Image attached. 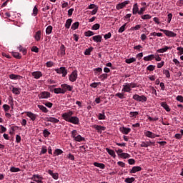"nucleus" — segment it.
Here are the masks:
<instances>
[{
    "mask_svg": "<svg viewBox=\"0 0 183 183\" xmlns=\"http://www.w3.org/2000/svg\"><path fill=\"white\" fill-rule=\"evenodd\" d=\"M45 107H47V108H51V107L54 106V104L49 102H46L43 103Z\"/></svg>",
    "mask_w": 183,
    "mask_h": 183,
    "instance_id": "nucleus-62",
    "label": "nucleus"
},
{
    "mask_svg": "<svg viewBox=\"0 0 183 183\" xmlns=\"http://www.w3.org/2000/svg\"><path fill=\"white\" fill-rule=\"evenodd\" d=\"M78 135V132L76 130L71 131V138H74V139H75V138H76Z\"/></svg>",
    "mask_w": 183,
    "mask_h": 183,
    "instance_id": "nucleus-54",
    "label": "nucleus"
},
{
    "mask_svg": "<svg viewBox=\"0 0 183 183\" xmlns=\"http://www.w3.org/2000/svg\"><path fill=\"white\" fill-rule=\"evenodd\" d=\"M41 35H42V32L41 31V30L37 31L34 36L36 41H41Z\"/></svg>",
    "mask_w": 183,
    "mask_h": 183,
    "instance_id": "nucleus-24",
    "label": "nucleus"
},
{
    "mask_svg": "<svg viewBox=\"0 0 183 183\" xmlns=\"http://www.w3.org/2000/svg\"><path fill=\"white\" fill-rule=\"evenodd\" d=\"M137 61V59L132 57L130 59H127L125 60L126 64H132V62H135Z\"/></svg>",
    "mask_w": 183,
    "mask_h": 183,
    "instance_id": "nucleus-46",
    "label": "nucleus"
},
{
    "mask_svg": "<svg viewBox=\"0 0 183 183\" xmlns=\"http://www.w3.org/2000/svg\"><path fill=\"white\" fill-rule=\"evenodd\" d=\"M18 49H19V51L20 52H22V54H23L24 55H26V49H24V47L20 45V46L18 47Z\"/></svg>",
    "mask_w": 183,
    "mask_h": 183,
    "instance_id": "nucleus-47",
    "label": "nucleus"
},
{
    "mask_svg": "<svg viewBox=\"0 0 183 183\" xmlns=\"http://www.w3.org/2000/svg\"><path fill=\"white\" fill-rule=\"evenodd\" d=\"M93 165H94V167H97V168H100L101 169H105V164L103 163L94 162Z\"/></svg>",
    "mask_w": 183,
    "mask_h": 183,
    "instance_id": "nucleus-27",
    "label": "nucleus"
},
{
    "mask_svg": "<svg viewBox=\"0 0 183 183\" xmlns=\"http://www.w3.org/2000/svg\"><path fill=\"white\" fill-rule=\"evenodd\" d=\"M33 16H36L38 15V7L35 6L33 9V13H32Z\"/></svg>",
    "mask_w": 183,
    "mask_h": 183,
    "instance_id": "nucleus-57",
    "label": "nucleus"
},
{
    "mask_svg": "<svg viewBox=\"0 0 183 183\" xmlns=\"http://www.w3.org/2000/svg\"><path fill=\"white\" fill-rule=\"evenodd\" d=\"M92 39L94 42H97V44H100V42H102V36L101 35H96L92 37Z\"/></svg>",
    "mask_w": 183,
    "mask_h": 183,
    "instance_id": "nucleus-17",
    "label": "nucleus"
},
{
    "mask_svg": "<svg viewBox=\"0 0 183 183\" xmlns=\"http://www.w3.org/2000/svg\"><path fill=\"white\" fill-rule=\"evenodd\" d=\"M38 108H39V109L41 111H42V112H44V114H48V109L46 107H45L43 105H38Z\"/></svg>",
    "mask_w": 183,
    "mask_h": 183,
    "instance_id": "nucleus-36",
    "label": "nucleus"
},
{
    "mask_svg": "<svg viewBox=\"0 0 183 183\" xmlns=\"http://www.w3.org/2000/svg\"><path fill=\"white\" fill-rule=\"evenodd\" d=\"M99 78H100L102 81H104V79H107L108 78V74H101Z\"/></svg>",
    "mask_w": 183,
    "mask_h": 183,
    "instance_id": "nucleus-63",
    "label": "nucleus"
},
{
    "mask_svg": "<svg viewBox=\"0 0 183 183\" xmlns=\"http://www.w3.org/2000/svg\"><path fill=\"white\" fill-rule=\"evenodd\" d=\"M71 24H72V19H68L66 21L65 28H66V29H69V28H71Z\"/></svg>",
    "mask_w": 183,
    "mask_h": 183,
    "instance_id": "nucleus-28",
    "label": "nucleus"
},
{
    "mask_svg": "<svg viewBox=\"0 0 183 183\" xmlns=\"http://www.w3.org/2000/svg\"><path fill=\"white\" fill-rule=\"evenodd\" d=\"M168 49H172V47H169L168 46H165L164 48H162L157 50L159 54H164V52H167Z\"/></svg>",
    "mask_w": 183,
    "mask_h": 183,
    "instance_id": "nucleus-21",
    "label": "nucleus"
},
{
    "mask_svg": "<svg viewBox=\"0 0 183 183\" xmlns=\"http://www.w3.org/2000/svg\"><path fill=\"white\" fill-rule=\"evenodd\" d=\"M59 52H60V55H61V56H65V55H66V52H65V51H66V48H65V46L64 45V44H61V46H60V49H59Z\"/></svg>",
    "mask_w": 183,
    "mask_h": 183,
    "instance_id": "nucleus-19",
    "label": "nucleus"
},
{
    "mask_svg": "<svg viewBox=\"0 0 183 183\" xmlns=\"http://www.w3.org/2000/svg\"><path fill=\"white\" fill-rule=\"evenodd\" d=\"M94 72L96 75H101V74H102V68L98 67V68L94 69Z\"/></svg>",
    "mask_w": 183,
    "mask_h": 183,
    "instance_id": "nucleus-32",
    "label": "nucleus"
},
{
    "mask_svg": "<svg viewBox=\"0 0 183 183\" xmlns=\"http://www.w3.org/2000/svg\"><path fill=\"white\" fill-rule=\"evenodd\" d=\"M106 151L109 154V155H111V157H113V158L117 157V154H115V152L114 150L106 148Z\"/></svg>",
    "mask_w": 183,
    "mask_h": 183,
    "instance_id": "nucleus-26",
    "label": "nucleus"
},
{
    "mask_svg": "<svg viewBox=\"0 0 183 183\" xmlns=\"http://www.w3.org/2000/svg\"><path fill=\"white\" fill-rule=\"evenodd\" d=\"M144 135L147 137V138H159V134H155L151 131H147L146 132H144Z\"/></svg>",
    "mask_w": 183,
    "mask_h": 183,
    "instance_id": "nucleus-10",
    "label": "nucleus"
},
{
    "mask_svg": "<svg viewBox=\"0 0 183 183\" xmlns=\"http://www.w3.org/2000/svg\"><path fill=\"white\" fill-rule=\"evenodd\" d=\"M43 135H44V138H48V137H49V135H51V132H49V131H48V129H45L43 131Z\"/></svg>",
    "mask_w": 183,
    "mask_h": 183,
    "instance_id": "nucleus-48",
    "label": "nucleus"
},
{
    "mask_svg": "<svg viewBox=\"0 0 183 183\" xmlns=\"http://www.w3.org/2000/svg\"><path fill=\"white\" fill-rule=\"evenodd\" d=\"M131 91L132 89L128 83H126L124 85H123L122 92H131Z\"/></svg>",
    "mask_w": 183,
    "mask_h": 183,
    "instance_id": "nucleus-16",
    "label": "nucleus"
},
{
    "mask_svg": "<svg viewBox=\"0 0 183 183\" xmlns=\"http://www.w3.org/2000/svg\"><path fill=\"white\" fill-rule=\"evenodd\" d=\"M155 68H156V66H154V65H149V66L147 67V71H154V70H155Z\"/></svg>",
    "mask_w": 183,
    "mask_h": 183,
    "instance_id": "nucleus-60",
    "label": "nucleus"
},
{
    "mask_svg": "<svg viewBox=\"0 0 183 183\" xmlns=\"http://www.w3.org/2000/svg\"><path fill=\"white\" fill-rule=\"evenodd\" d=\"M127 23H125L123 26H122L119 30H118V32L119 34H122V32H124L125 31V29H127Z\"/></svg>",
    "mask_w": 183,
    "mask_h": 183,
    "instance_id": "nucleus-39",
    "label": "nucleus"
},
{
    "mask_svg": "<svg viewBox=\"0 0 183 183\" xmlns=\"http://www.w3.org/2000/svg\"><path fill=\"white\" fill-rule=\"evenodd\" d=\"M87 9H93L91 11L92 15H97V13L98 12V6L92 4H90L88 7Z\"/></svg>",
    "mask_w": 183,
    "mask_h": 183,
    "instance_id": "nucleus-9",
    "label": "nucleus"
},
{
    "mask_svg": "<svg viewBox=\"0 0 183 183\" xmlns=\"http://www.w3.org/2000/svg\"><path fill=\"white\" fill-rule=\"evenodd\" d=\"M163 74L166 76V78H171V74H169V70H167V69L164 70Z\"/></svg>",
    "mask_w": 183,
    "mask_h": 183,
    "instance_id": "nucleus-59",
    "label": "nucleus"
},
{
    "mask_svg": "<svg viewBox=\"0 0 183 183\" xmlns=\"http://www.w3.org/2000/svg\"><path fill=\"white\" fill-rule=\"evenodd\" d=\"M139 115V112H129V117L130 118H137Z\"/></svg>",
    "mask_w": 183,
    "mask_h": 183,
    "instance_id": "nucleus-34",
    "label": "nucleus"
},
{
    "mask_svg": "<svg viewBox=\"0 0 183 183\" xmlns=\"http://www.w3.org/2000/svg\"><path fill=\"white\" fill-rule=\"evenodd\" d=\"M31 179L34 181V182L37 183H44L42 179H44V177H42L39 174H34L31 177Z\"/></svg>",
    "mask_w": 183,
    "mask_h": 183,
    "instance_id": "nucleus-8",
    "label": "nucleus"
},
{
    "mask_svg": "<svg viewBox=\"0 0 183 183\" xmlns=\"http://www.w3.org/2000/svg\"><path fill=\"white\" fill-rule=\"evenodd\" d=\"M140 147L142 148H148L149 147H151V144H149V142H142Z\"/></svg>",
    "mask_w": 183,
    "mask_h": 183,
    "instance_id": "nucleus-37",
    "label": "nucleus"
},
{
    "mask_svg": "<svg viewBox=\"0 0 183 183\" xmlns=\"http://www.w3.org/2000/svg\"><path fill=\"white\" fill-rule=\"evenodd\" d=\"M134 181H135V178L134 177H127L124 180V182H127V183H132L134 182Z\"/></svg>",
    "mask_w": 183,
    "mask_h": 183,
    "instance_id": "nucleus-51",
    "label": "nucleus"
},
{
    "mask_svg": "<svg viewBox=\"0 0 183 183\" xmlns=\"http://www.w3.org/2000/svg\"><path fill=\"white\" fill-rule=\"evenodd\" d=\"M92 51H94V47L86 49L84 51V55H91V52H92Z\"/></svg>",
    "mask_w": 183,
    "mask_h": 183,
    "instance_id": "nucleus-44",
    "label": "nucleus"
},
{
    "mask_svg": "<svg viewBox=\"0 0 183 183\" xmlns=\"http://www.w3.org/2000/svg\"><path fill=\"white\" fill-rule=\"evenodd\" d=\"M79 22H75V23H74L72 25H71V29L73 30V31H75V29H78V28H79Z\"/></svg>",
    "mask_w": 183,
    "mask_h": 183,
    "instance_id": "nucleus-42",
    "label": "nucleus"
},
{
    "mask_svg": "<svg viewBox=\"0 0 183 183\" xmlns=\"http://www.w3.org/2000/svg\"><path fill=\"white\" fill-rule=\"evenodd\" d=\"M122 134H124V135H128L129 132H131V129L127 128V127H122L121 129Z\"/></svg>",
    "mask_w": 183,
    "mask_h": 183,
    "instance_id": "nucleus-29",
    "label": "nucleus"
},
{
    "mask_svg": "<svg viewBox=\"0 0 183 183\" xmlns=\"http://www.w3.org/2000/svg\"><path fill=\"white\" fill-rule=\"evenodd\" d=\"M74 141H76V142H82V141H85V139L79 134L75 137Z\"/></svg>",
    "mask_w": 183,
    "mask_h": 183,
    "instance_id": "nucleus-33",
    "label": "nucleus"
},
{
    "mask_svg": "<svg viewBox=\"0 0 183 183\" xmlns=\"http://www.w3.org/2000/svg\"><path fill=\"white\" fill-rule=\"evenodd\" d=\"M3 109H4L5 112H9V109H11V107L8 104H4Z\"/></svg>",
    "mask_w": 183,
    "mask_h": 183,
    "instance_id": "nucleus-58",
    "label": "nucleus"
},
{
    "mask_svg": "<svg viewBox=\"0 0 183 183\" xmlns=\"http://www.w3.org/2000/svg\"><path fill=\"white\" fill-rule=\"evenodd\" d=\"M142 19H151L152 16L149 14H144L141 16Z\"/></svg>",
    "mask_w": 183,
    "mask_h": 183,
    "instance_id": "nucleus-61",
    "label": "nucleus"
},
{
    "mask_svg": "<svg viewBox=\"0 0 183 183\" xmlns=\"http://www.w3.org/2000/svg\"><path fill=\"white\" fill-rule=\"evenodd\" d=\"M94 35H95V34L94 33V31H92L91 30H89V31L84 32L85 36H92Z\"/></svg>",
    "mask_w": 183,
    "mask_h": 183,
    "instance_id": "nucleus-43",
    "label": "nucleus"
},
{
    "mask_svg": "<svg viewBox=\"0 0 183 183\" xmlns=\"http://www.w3.org/2000/svg\"><path fill=\"white\" fill-rule=\"evenodd\" d=\"M12 55L14 58H16V59H21L22 58L21 54H19V52H13Z\"/></svg>",
    "mask_w": 183,
    "mask_h": 183,
    "instance_id": "nucleus-49",
    "label": "nucleus"
},
{
    "mask_svg": "<svg viewBox=\"0 0 183 183\" xmlns=\"http://www.w3.org/2000/svg\"><path fill=\"white\" fill-rule=\"evenodd\" d=\"M128 84L129 85L130 89L131 88H138L139 86H138V83L132 82V83H128Z\"/></svg>",
    "mask_w": 183,
    "mask_h": 183,
    "instance_id": "nucleus-56",
    "label": "nucleus"
},
{
    "mask_svg": "<svg viewBox=\"0 0 183 183\" xmlns=\"http://www.w3.org/2000/svg\"><path fill=\"white\" fill-rule=\"evenodd\" d=\"M47 173L51 175V177H52L53 179H58V178H59V174L58 173H54V171L49 169L47 171Z\"/></svg>",
    "mask_w": 183,
    "mask_h": 183,
    "instance_id": "nucleus-14",
    "label": "nucleus"
},
{
    "mask_svg": "<svg viewBox=\"0 0 183 183\" xmlns=\"http://www.w3.org/2000/svg\"><path fill=\"white\" fill-rule=\"evenodd\" d=\"M32 76H34L35 79H39L42 76V72L41 71H34L31 73Z\"/></svg>",
    "mask_w": 183,
    "mask_h": 183,
    "instance_id": "nucleus-18",
    "label": "nucleus"
},
{
    "mask_svg": "<svg viewBox=\"0 0 183 183\" xmlns=\"http://www.w3.org/2000/svg\"><path fill=\"white\" fill-rule=\"evenodd\" d=\"M155 55L154 54H150L149 56H144L143 58L144 61H152V59H154Z\"/></svg>",
    "mask_w": 183,
    "mask_h": 183,
    "instance_id": "nucleus-30",
    "label": "nucleus"
},
{
    "mask_svg": "<svg viewBox=\"0 0 183 183\" xmlns=\"http://www.w3.org/2000/svg\"><path fill=\"white\" fill-rule=\"evenodd\" d=\"M46 152H48V149L46 148V146H42L41 150L40 152V155L46 154Z\"/></svg>",
    "mask_w": 183,
    "mask_h": 183,
    "instance_id": "nucleus-45",
    "label": "nucleus"
},
{
    "mask_svg": "<svg viewBox=\"0 0 183 183\" xmlns=\"http://www.w3.org/2000/svg\"><path fill=\"white\" fill-rule=\"evenodd\" d=\"M120 158H124V159H127L128 158H131V155L128 153H122L120 154Z\"/></svg>",
    "mask_w": 183,
    "mask_h": 183,
    "instance_id": "nucleus-41",
    "label": "nucleus"
},
{
    "mask_svg": "<svg viewBox=\"0 0 183 183\" xmlns=\"http://www.w3.org/2000/svg\"><path fill=\"white\" fill-rule=\"evenodd\" d=\"M11 172H19L21 171V169L15 167H12L10 169Z\"/></svg>",
    "mask_w": 183,
    "mask_h": 183,
    "instance_id": "nucleus-53",
    "label": "nucleus"
},
{
    "mask_svg": "<svg viewBox=\"0 0 183 183\" xmlns=\"http://www.w3.org/2000/svg\"><path fill=\"white\" fill-rule=\"evenodd\" d=\"M61 154H64V151L61 149H56L54 152V157H58V155H61Z\"/></svg>",
    "mask_w": 183,
    "mask_h": 183,
    "instance_id": "nucleus-31",
    "label": "nucleus"
},
{
    "mask_svg": "<svg viewBox=\"0 0 183 183\" xmlns=\"http://www.w3.org/2000/svg\"><path fill=\"white\" fill-rule=\"evenodd\" d=\"M139 11V8H138V4L136 3L133 6V9H132L133 15H137Z\"/></svg>",
    "mask_w": 183,
    "mask_h": 183,
    "instance_id": "nucleus-25",
    "label": "nucleus"
},
{
    "mask_svg": "<svg viewBox=\"0 0 183 183\" xmlns=\"http://www.w3.org/2000/svg\"><path fill=\"white\" fill-rule=\"evenodd\" d=\"M139 171H142V167H141L139 166H134L129 171V173L130 174H136V172H139Z\"/></svg>",
    "mask_w": 183,
    "mask_h": 183,
    "instance_id": "nucleus-12",
    "label": "nucleus"
},
{
    "mask_svg": "<svg viewBox=\"0 0 183 183\" xmlns=\"http://www.w3.org/2000/svg\"><path fill=\"white\" fill-rule=\"evenodd\" d=\"M54 94H64V92L61 87L54 89Z\"/></svg>",
    "mask_w": 183,
    "mask_h": 183,
    "instance_id": "nucleus-40",
    "label": "nucleus"
},
{
    "mask_svg": "<svg viewBox=\"0 0 183 183\" xmlns=\"http://www.w3.org/2000/svg\"><path fill=\"white\" fill-rule=\"evenodd\" d=\"M78 78V71L74 70L69 76V80L71 82H75Z\"/></svg>",
    "mask_w": 183,
    "mask_h": 183,
    "instance_id": "nucleus-4",
    "label": "nucleus"
},
{
    "mask_svg": "<svg viewBox=\"0 0 183 183\" xmlns=\"http://www.w3.org/2000/svg\"><path fill=\"white\" fill-rule=\"evenodd\" d=\"M55 71L56 72H57V74H62L63 78H65L68 74V71L66 70V69H65V67H60L59 69H56Z\"/></svg>",
    "mask_w": 183,
    "mask_h": 183,
    "instance_id": "nucleus-7",
    "label": "nucleus"
},
{
    "mask_svg": "<svg viewBox=\"0 0 183 183\" xmlns=\"http://www.w3.org/2000/svg\"><path fill=\"white\" fill-rule=\"evenodd\" d=\"M176 99L177 101H179V102H183V97L181 95H178Z\"/></svg>",
    "mask_w": 183,
    "mask_h": 183,
    "instance_id": "nucleus-64",
    "label": "nucleus"
},
{
    "mask_svg": "<svg viewBox=\"0 0 183 183\" xmlns=\"http://www.w3.org/2000/svg\"><path fill=\"white\" fill-rule=\"evenodd\" d=\"M61 87L62 88L63 94H66L67 91L71 92L72 89H74V86H71L66 84H61Z\"/></svg>",
    "mask_w": 183,
    "mask_h": 183,
    "instance_id": "nucleus-5",
    "label": "nucleus"
},
{
    "mask_svg": "<svg viewBox=\"0 0 183 183\" xmlns=\"http://www.w3.org/2000/svg\"><path fill=\"white\" fill-rule=\"evenodd\" d=\"M47 122H52L53 124H58L59 122V119L55 117H46Z\"/></svg>",
    "mask_w": 183,
    "mask_h": 183,
    "instance_id": "nucleus-20",
    "label": "nucleus"
},
{
    "mask_svg": "<svg viewBox=\"0 0 183 183\" xmlns=\"http://www.w3.org/2000/svg\"><path fill=\"white\" fill-rule=\"evenodd\" d=\"M160 105L164 108V109H165V111H167V112H169L171 111V109H169V106L167 104V102H162Z\"/></svg>",
    "mask_w": 183,
    "mask_h": 183,
    "instance_id": "nucleus-23",
    "label": "nucleus"
},
{
    "mask_svg": "<svg viewBox=\"0 0 183 183\" xmlns=\"http://www.w3.org/2000/svg\"><path fill=\"white\" fill-rule=\"evenodd\" d=\"M74 115V112L69 110L67 112H64L61 114V118L66 122L74 124V125H79V118Z\"/></svg>",
    "mask_w": 183,
    "mask_h": 183,
    "instance_id": "nucleus-1",
    "label": "nucleus"
},
{
    "mask_svg": "<svg viewBox=\"0 0 183 183\" xmlns=\"http://www.w3.org/2000/svg\"><path fill=\"white\" fill-rule=\"evenodd\" d=\"M128 4H129V1H124L122 3L118 4L116 6V9L119 11V9H122L123 8H125V6H127V5H128Z\"/></svg>",
    "mask_w": 183,
    "mask_h": 183,
    "instance_id": "nucleus-11",
    "label": "nucleus"
},
{
    "mask_svg": "<svg viewBox=\"0 0 183 183\" xmlns=\"http://www.w3.org/2000/svg\"><path fill=\"white\" fill-rule=\"evenodd\" d=\"M131 31H138L139 29H141V24H137L135 26L131 27Z\"/></svg>",
    "mask_w": 183,
    "mask_h": 183,
    "instance_id": "nucleus-55",
    "label": "nucleus"
},
{
    "mask_svg": "<svg viewBox=\"0 0 183 183\" xmlns=\"http://www.w3.org/2000/svg\"><path fill=\"white\" fill-rule=\"evenodd\" d=\"M98 119L102 120V119H106L107 116H105V112L103 113H99L97 116Z\"/></svg>",
    "mask_w": 183,
    "mask_h": 183,
    "instance_id": "nucleus-38",
    "label": "nucleus"
},
{
    "mask_svg": "<svg viewBox=\"0 0 183 183\" xmlns=\"http://www.w3.org/2000/svg\"><path fill=\"white\" fill-rule=\"evenodd\" d=\"M161 32H163L166 36H169L172 38H174L177 36V34H175L174 31H169V30H164L162 29H160Z\"/></svg>",
    "mask_w": 183,
    "mask_h": 183,
    "instance_id": "nucleus-6",
    "label": "nucleus"
},
{
    "mask_svg": "<svg viewBox=\"0 0 183 183\" xmlns=\"http://www.w3.org/2000/svg\"><path fill=\"white\" fill-rule=\"evenodd\" d=\"M93 128H94V129H96V131H97V132H99L100 134L101 132H102V131H105V129H107V127L97 124H94L93 126Z\"/></svg>",
    "mask_w": 183,
    "mask_h": 183,
    "instance_id": "nucleus-13",
    "label": "nucleus"
},
{
    "mask_svg": "<svg viewBox=\"0 0 183 183\" xmlns=\"http://www.w3.org/2000/svg\"><path fill=\"white\" fill-rule=\"evenodd\" d=\"M38 97L39 99H48V98H51V93L49 92H41L39 94Z\"/></svg>",
    "mask_w": 183,
    "mask_h": 183,
    "instance_id": "nucleus-3",
    "label": "nucleus"
},
{
    "mask_svg": "<svg viewBox=\"0 0 183 183\" xmlns=\"http://www.w3.org/2000/svg\"><path fill=\"white\" fill-rule=\"evenodd\" d=\"M12 92L13 94H15V95H19L21 94L19 89L16 87H13Z\"/></svg>",
    "mask_w": 183,
    "mask_h": 183,
    "instance_id": "nucleus-52",
    "label": "nucleus"
},
{
    "mask_svg": "<svg viewBox=\"0 0 183 183\" xmlns=\"http://www.w3.org/2000/svg\"><path fill=\"white\" fill-rule=\"evenodd\" d=\"M52 29H54L52 26H48L47 28L46 29V35H51V34H52Z\"/></svg>",
    "mask_w": 183,
    "mask_h": 183,
    "instance_id": "nucleus-35",
    "label": "nucleus"
},
{
    "mask_svg": "<svg viewBox=\"0 0 183 183\" xmlns=\"http://www.w3.org/2000/svg\"><path fill=\"white\" fill-rule=\"evenodd\" d=\"M26 117H28L31 119V121H35V119H36L37 115L31 112H26Z\"/></svg>",
    "mask_w": 183,
    "mask_h": 183,
    "instance_id": "nucleus-15",
    "label": "nucleus"
},
{
    "mask_svg": "<svg viewBox=\"0 0 183 183\" xmlns=\"http://www.w3.org/2000/svg\"><path fill=\"white\" fill-rule=\"evenodd\" d=\"M9 76L10 79H14V80L22 79V78H23L22 76L18 75V74H10Z\"/></svg>",
    "mask_w": 183,
    "mask_h": 183,
    "instance_id": "nucleus-22",
    "label": "nucleus"
},
{
    "mask_svg": "<svg viewBox=\"0 0 183 183\" xmlns=\"http://www.w3.org/2000/svg\"><path fill=\"white\" fill-rule=\"evenodd\" d=\"M133 99L137 101V102H147V101H148L147 97L144 95L139 96V94H134L133 96Z\"/></svg>",
    "mask_w": 183,
    "mask_h": 183,
    "instance_id": "nucleus-2",
    "label": "nucleus"
},
{
    "mask_svg": "<svg viewBox=\"0 0 183 183\" xmlns=\"http://www.w3.org/2000/svg\"><path fill=\"white\" fill-rule=\"evenodd\" d=\"M101 28V25L99 24H95L92 26V31H98Z\"/></svg>",
    "mask_w": 183,
    "mask_h": 183,
    "instance_id": "nucleus-50",
    "label": "nucleus"
}]
</instances>
